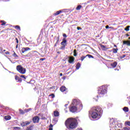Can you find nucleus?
Returning a JSON list of instances; mask_svg holds the SVG:
<instances>
[{"label": "nucleus", "mask_w": 130, "mask_h": 130, "mask_svg": "<svg viewBox=\"0 0 130 130\" xmlns=\"http://www.w3.org/2000/svg\"><path fill=\"white\" fill-rule=\"evenodd\" d=\"M103 110L101 107L96 106L92 107L89 111V117L92 118L99 119L102 116Z\"/></svg>", "instance_id": "f257e3e1"}, {"label": "nucleus", "mask_w": 130, "mask_h": 130, "mask_svg": "<svg viewBox=\"0 0 130 130\" xmlns=\"http://www.w3.org/2000/svg\"><path fill=\"white\" fill-rule=\"evenodd\" d=\"M83 109V104L82 102L79 99H74L72 104L70 108L71 112H76L77 110H82Z\"/></svg>", "instance_id": "f03ea898"}, {"label": "nucleus", "mask_w": 130, "mask_h": 130, "mask_svg": "<svg viewBox=\"0 0 130 130\" xmlns=\"http://www.w3.org/2000/svg\"><path fill=\"white\" fill-rule=\"evenodd\" d=\"M66 130H72L78 126V120L74 118H69L65 121Z\"/></svg>", "instance_id": "7ed1b4c3"}, {"label": "nucleus", "mask_w": 130, "mask_h": 130, "mask_svg": "<svg viewBox=\"0 0 130 130\" xmlns=\"http://www.w3.org/2000/svg\"><path fill=\"white\" fill-rule=\"evenodd\" d=\"M98 93L100 97H103L106 93H107V86L103 85L99 87Z\"/></svg>", "instance_id": "20e7f679"}, {"label": "nucleus", "mask_w": 130, "mask_h": 130, "mask_svg": "<svg viewBox=\"0 0 130 130\" xmlns=\"http://www.w3.org/2000/svg\"><path fill=\"white\" fill-rule=\"evenodd\" d=\"M16 70L22 75L26 74V69L23 68L21 65H18L16 67Z\"/></svg>", "instance_id": "39448f33"}, {"label": "nucleus", "mask_w": 130, "mask_h": 130, "mask_svg": "<svg viewBox=\"0 0 130 130\" xmlns=\"http://www.w3.org/2000/svg\"><path fill=\"white\" fill-rule=\"evenodd\" d=\"M61 45L66 46L67 45V40L66 38H63L62 41L61 42Z\"/></svg>", "instance_id": "423d86ee"}, {"label": "nucleus", "mask_w": 130, "mask_h": 130, "mask_svg": "<svg viewBox=\"0 0 130 130\" xmlns=\"http://www.w3.org/2000/svg\"><path fill=\"white\" fill-rule=\"evenodd\" d=\"M32 121L34 123L38 122L39 121V117L36 116V117H34V118L32 119Z\"/></svg>", "instance_id": "0eeeda50"}, {"label": "nucleus", "mask_w": 130, "mask_h": 130, "mask_svg": "<svg viewBox=\"0 0 130 130\" xmlns=\"http://www.w3.org/2000/svg\"><path fill=\"white\" fill-rule=\"evenodd\" d=\"M31 49H30V48L29 47H26V48H23L21 49V51L22 52V53H24V52H25V51H28V50H30Z\"/></svg>", "instance_id": "6e6552de"}, {"label": "nucleus", "mask_w": 130, "mask_h": 130, "mask_svg": "<svg viewBox=\"0 0 130 130\" xmlns=\"http://www.w3.org/2000/svg\"><path fill=\"white\" fill-rule=\"evenodd\" d=\"M54 116H55V117H58V116H59V112L57 111H54Z\"/></svg>", "instance_id": "1a4fd4ad"}, {"label": "nucleus", "mask_w": 130, "mask_h": 130, "mask_svg": "<svg viewBox=\"0 0 130 130\" xmlns=\"http://www.w3.org/2000/svg\"><path fill=\"white\" fill-rule=\"evenodd\" d=\"M74 60H75V59L73 57H70L69 58V62L70 63H73V62H74Z\"/></svg>", "instance_id": "9d476101"}, {"label": "nucleus", "mask_w": 130, "mask_h": 130, "mask_svg": "<svg viewBox=\"0 0 130 130\" xmlns=\"http://www.w3.org/2000/svg\"><path fill=\"white\" fill-rule=\"evenodd\" d=\"M116 66H117V62L115 61L111 64V67H112L113 69H114V68H116Z\"/></svg>", "instance_id": "9b49d317"}, {"label": "nucleus", "mask_w": 130, "mask_h": 130, "mask_svg": "<svg viewBox=\"0 0 130 130\" xmlns=\"http://www.w3.org/2000/svg\"><path fill=\"white\" fill-rule=\"evenodd\" d=\"M30 124V122L28 121H25L23 122V124H21L22 126H26V125H28Z\"/></svg>", "instance_id": "f8f14e48"}, {"label": "nucleus", "mask_w": 130, "mask_h": 130, "mask_svg": "<svg viewBox=\"0 0 130 130\" xmlns=\"http://www.w3.org/2000/svg\"><path fill=\"white\" fill-rule=\"evenodd\" d=\"M57 121H58V119H57V118H54L53 119L52 122L53 123H54V124H56Z\"/></svg>", "instance_id": "ddd939ff"}, {"label": "nucleus", "mask_w": 130, "mask_h": 130, "mask_svg": "<svg viewBox=\"0 0 130 130\" xmlns=\"http://www.w3.org/2000/svg\"><path fill=\"white\" fill-rule=\"evenodd\" d=\"M66 90H67V88H66V86H61L60 88V90L61 91V92H64Z\"/></svg>", "instance_id": "4468645a"}, {"label": "nucleus", "mask_w": 130, "mask_h": 130, "mask_svg": "<svg viewBox=\"0 0 130 130\" xmlns=\"http://www.w3.org/2000/svg\"><path fill=\"white\" fill-rule=\"evenodd\" d=\"M123 44H126V45H128L129 46H130V41H124L123 42Z\"/></svg>", "instance_id": "2eb2a0df"}, {"label": "nucleus", "mask_w": 130, "mask_h": 130, "mask_svg": "<svg viewBox=\"0 0 130 130\" xmlns=\"http://www.w3.org/2000/svg\"><path fill=\"white\" fill-rule=\"evenodd\" d=\"M4 118L6 120H10V119H11V118H12V117H11V116H6L4 117Z\"/></svg>", "instance_id": "dca6fc26"}, {"label": "nucleus", "mask_w": 130, "mask_h": 130, "mask_svg": "<svg viewBox=\"0 0 130 130\" xmlns=\"http://www.w3.org/2000/svg\"><path fill=\"white\" fill-rule=\"evenodd\" d=\"M123 111H124L125 112H128V108L127 107H124L123 108Z\"/></svg>", "instance_id": "f3484780"}, {"label": "nucleus", "mask_w": 130, "mask_h": 130, "mask_svg": "<svg viewBox=\"0 0 130 130\" xmlns=\"http://www.w3.org/2000/svg\"><path fill=\"white\" fill-rule=\"evenodd\" d=\"M61 10H59L57 11L56 13H54V16H57L58 15H59V14H60V13H61Z\"/></svg>", "instance_id": "a211bd4d"}, {"label": "nucleus", "mask_w": 130, "mask_h": 130, "mask_svg": "<svg viewBox=\"0 0 130 130\" xmlns=\"http://www.w3.org/2000/svg\"><path fill=\"white\" fill-rule=\"evenodd\" d=\"M80 68H81V63H78L76 64V70H79V69H80Z\"/></svg>", "instance_id": "6ab92c4d"}, {"label": "nucleus", "mask_w": 130, "mask_h": 130, "mask_svg": "<svg viewBox=\"0 0 130 130\" xmlns=\"http://www.w3.org/2000/svg\"><path fill=\"white\" fill-rule=\"evenodd\" d=\"M81 9H82V6L79 5L77 7L76 10H77V11H80V10H81Z\"/></svg>", "instance_id": "aec40b11"}, {"label": "nucleus", "mask_w": 130, "mask_h": 130, "mask_svg": "<svg viewBox=\"0 0 130 130\" xmlns=\"http://www.w3.org/2000/svg\"><path fill=\"white\" fill-rule=\"evenodd\" d=\"M49 130H53V125H52V124H50L49 126Z\"/></svg>", "instance_id": "412c9836"}, {"label": "nucleus", "mask_w": 130, "mask_h": 130, "mask_svg": "<svg viewBox=\"0 0 130 130\" xmlns=\"http://www.w3.org/2000/svg\"><path fill=\"white\" fill-rule=\"evenodd\" d=\"M117 50H118V49L116 48H113V53H117Z\"/></svg>", "instance_id": "4be33fe9"}, {"label": "nucleus", "mask_w": 130, "mask_h": 130, "mask_svg": "<svg viewBox=\"0 0 130 130\" xmlns=\"http://www.w3.org/2000/svg\"><path fill=\"white\" fill-rule=\"evenodd\" d=\"M110 127L111 128L110 130H115V128H114V126L112 125V124L110 125Z\"/></svg>", "instance_id": "5701e85b"}, {"label": "nucleus", "mask_w": 130, "mask_h": 130, "mask_svg": "<svg viewBox=\"0 0 130 130\" xmlns=\"http://www.w3.org/2000/svg\"><path fill=\"white\" fill-rule=\"evenodd\" d=\"M130 26H127L126 28H124L125 31H129Z\"/></svg>", "instance_id": "b1692460"}, {"label": "nucleus", "mask_w": 130, "mask_h": 130, "mask_svg": "<svg viewBox=\"0 0 130 130\" xmlns=\"http://www.w3.org/2000/svg\"><path fill=\"white\" fill-rule=\"evenodd\" d=\"M1 23H2L1 24L2 26H4V25H6V24H7V22H5V21H4V20H2V21H1Z\"/></svg>", "instance_id": "393cba45"}, {"label": "nucleus", "mask_w": 130, "mask_h": 130, "mask_svg": "<svg viewBox=\"0 0 130 130\" xmlns=\"http://www.w3.org/2000/svg\"><path fill=\"white\" fill-rule=\"evenodd\" d=\"M15 27V29H17V30H21V28H20V26L19 25H16Z\"/></svg>", "instance_id": "a878e982"}, {"label": "nucleus", "mask_w": 130, "mask_h": 130, "mask_svg": "<svg viewBox=\"0 0 130 130\" xmlns=\"http://www.w3.org/2000/svg\"><path fill=\"white\" fill-rule=\"evenodd\" d=\"M123 130H130L129 127H124L123 128Z\"/></svg>", "instance_id": "bb28decb"}, {"label": "nucleus", "mask_w": 130, "mask_h": 130, "mask_svg": "<svg viewBox=\"0 0 130 130\" xmlns=\"http://www.w3.org/2000/svg\"><path fill=\"white\" fill-rule=\"evenodd\" d=\"M106 29H113V27H109V25L106 26Z\"/></svg>", "instance_id": "cd10ccee"}, {"label": "nucleus", "mask_w": 130, "mask_h": 130, "mask_svg": "<svg viewBox=\"0 0 130 130\" xmlns=\"http://www.w3.org/2000/svg\"><path fill=\"white\" fill-rule=\"evenodd\" d=\"M125 124H126V125H128L129 126H130V121H126L125 122Z\"/></svg>", "instance_id": "c85d7f7f"}, {"label": "nucleus", "mask_w": 130, "mask_h": 130, "mask_svg": "<svg viewBox=\"0 0 130 130\" xmlns=\"http://www.w3.org/2000/svg\"><path fill=\"white\" fill-rule=\"evenodd\" d=\"M66 48V46H62L60 48V49H61V50H64Z\"/></svg>", "instance_id": "c756f323"}, {"label": "nucleus", "mask_w": 130, "mask_h": 130, "mask_svg": "<svg viewBox=\"0 0 130 130\" xmlns=\"http://www.w3.org/2000/svg\"><path fill=\"white\" fill-rule=\"evenodd\" d=\"M86 56H88V57L89 58H93V56H92L91 55H87Z\"/></svg>", "instance_id": "7c9ffc66"}, {"label": "nucleus", "mask_w": 130, "mask_h": 130, "mask_svg": "<svg viewBox=\"0 0 130 130\" xmlns=\"http://www.w3.org/2000/svg\"><path fill=\"white\" fill-rule=\"evenodd\" d=\"M19 112H20L21 114H24V111L22 110V109H19Z\"/></svg>", "instance_id": "2f4dec72"}, {"label": "nucleus", "mask_w": 130, "mask_h": 130, "mask_svg": "<svg viewBox=\"0 0 130 130\" xmlns=\"http://www.w3.org/2000/svg\"><path fill=\"white\" fill-rule=\"evenodd\" d=\"M86 57L87 56H82L81 57V61H83V60H84V59H85V58H86Z\"/></svg>", "instance_id": "473e14b6"}, {"label": "nucleus", "mask_w": 130, "mask_h": 130, "mask_svg": "<svg viewBox=\"0 0 130 130\" xmlns=\"http://www.w3.org/2000/svg\"><path fill=\"white\" fill-rule=\"evenodd\" d=\"M56 40H57V41H56V43H58V42H59V36H58V37L57 38Z\"/></svg>", "instance_id": "72a5a7b5"}, {"label": "nucleus", "mask_w": 130, "mask_h": 130, "mask_svg": "<svg viewBox=\"0 0 130 130\" xmlns=\"http://www.w3.org/2000/svg\"><path fill=\"white\" fill-rule=\"evenodd\" d=\"M17 82H20V83H21V82H22V78L19 77Z\"/></svg>", "instance_id": "f704fd0d"}, {"label": "nucleus", "mask_w": 130, "mask_h": 130, "mask_svg": "<svg viewBox=\"0 0 130 130\" xmlns=\"http://www.w3.org/2000/svg\"><path fill=\"white\" fill-rule=\"evenodd\" d=\"M20 77L22 78V79H24V80H26V77L24 75H21Z\"/></svg>", "instance_id": "c9c22d12"}, {"label": "nucleus", "mask_w": 130, "mask_h": 130, "mask_svg": "<svg viewBox=\"0 0 130 130\" xmlns=\"http://www.w3.org/2000/svg\"><path fill=\"white\" fill-rule=\"evenodd\" d=\"M99 96L98 95H96V99H95V98H93V99H94L95 100V101H98V98H99Z\"/></svg>", "instance_id": "e433bc0d"}, {"label": "nucleus", "mask_w": 130, "mask_h": 130, "mask_svg": "<svg viewBox=\"0 0 130 130\" xmlns=\"http://www.w3.org/2000/svg\"><path fill=\"white\" fill-rule=\"evenodd\" d=\"M13 56H14V57H18L17 54H16L15 52L13 54Z\"/></svg>", "instance_id": "4c0bfd02"}, {"label": "nucleus", "mask_w": 130, "mask_h": 130, "mask_svg": "<svg viewBox=\"0 0 130 130\" xmlns=\"http://www.w3.org/2000/svg\"><path fill=\"white\" fill-rule=\"evenodd\" d=\"M19 77H18V76H15V80H16V81H18V80L19 79Z\"/></svg>", "instance_id": "58836bf2"}, {"label": "nucleus", "mask_w": 130, "mask_h": 130, "mask_svg": "<svg viewBox=\"0 0 130 130\" xmlns=\"http://www.w3.org/2000/svg\"><path fill=\"white\" fill-rule=\"evenodd\" d=\"M31 110H32V109H31V108H29V109H27V112H29V111H31Z\"/></svg>", "instance_id": "ea45409f"}, {"label": "nucleus", "mask_w": 130, "mask_h": 130, "mask_svg": "<svg viewBox=\"0 0 130 130\" xmlns=\"http://www.w3.org/2000/svg\"><path fill=\"white\" fill-rule=\"evenodd\" d=\"M75 51H76V50H74V56H77V53H75Z\"/></svg>", "instance_id": "a19ab883"}, {"label": "nucleus", "mask_w": 130, "mask_h": 130, "mask_svg": "<svg viewBox=\"0 0 130 130\" xmlns=\"http://www.w3.org/2000/svg\"><path fill=\"white\" fill-rule=\"evenodd\" d=\"M50 96H52V98H54V94H50Z\"/></svg>", "instance_id": "79ce46f5"}, {"label": "nucleus", "mask_w": 130, "mask_h": 130, "mask_svg": "<svg viewBox=\"0 0 130 130\" xmlns=\"http://www.w3.org/2000/svg\"><path fill=\"white\" fill-rule=\"evenodd\" d=\"M63 37H65V38H67V35L66 34H63Z\"/></svg>", "instance_id": "37998d69"}, {"label": "nucleus", "mask_w": 130, "mask_h": 130, "mask_svg": "<svg viewBox=\"0 0 130 130\" xmlns=\"http://www.w3.org/2000/svg\"><path fill=\"white\" fill-rule=\"evenodd\" d=\"M124 57H125V55H123L121 56V58H124Z\"/></svg>", "instance_id": "c03bdc74"}, {"label": "nucleus", "mask_w": 130, "mask_h": 130, "mask_svg": "<svg viewBox=\"0 0 130 130\" xmlns=\"http://www.w3.org/2000/svg\"><path fill=\"white\" fill-rule=\"evenodd\" d=\"M15 40H16V43H19V40H18L17 38H16V39H15Z\"/></svg>", "instance_id": "a18cd8bd"}, {"label": "nucleus", "mask_w": 130, "mask_h": 130, "mask_svg": "<svg viewBox=\"0 0 130 130\" xmlns=\"http://www.w3.org/2000/svg\"><path fill=\"white\" fill-rule=\"evenodd\" d=\"M5 54H10V52H9V51L6 52Z\"/></svg>", "instance_id": "49530a36"}, {"label": "nucleus", "mask_w": 130, "mask_h": 130, "mask_svg": "<svg viewBox=\"0 0 130 130\" xmlns=\"http://www.w3.org/2000/svg\"><path fill=\"white\" fill-rule=\"evenodd\" d=\"M26 130H32V129H31V127H27Z\"/></svg>", "instance_id": "de8ad7c7"}, {"label": "nucleus", "mask_w": 130, "mask_h": 130, "mask_svg": "<svg viewBox=\"0 0 130 130\" xmlns=\"http://www.w3.org/2000/svg\"><path fill=\"white\" fill-rule=\"evenodd\" d=\"M82 28L80 27H77V30H81Z\"/></svg>", "instance_id": "09e8293b"}, {"label": "nucleus", "mask_w": 130, "mask_h": 130, "mask_svg": "<svg viewBox=\"0 0 130 130\" xmlns=\"http://www.w3.org/2000/svg\"><path fill=\"white\" fill-rule=\"evenodd\" d=\"M45 58H41L40 60H42V61H43V60H45Z\"/></svg>", "instance_id": "8fccbe9b"}, {"label": "nucleus", "mask_w": 130, "mask_h": 130, "mask_svg": "<svg viewBox=\"0 0 130 130\" xmlns=\"http://www.w3.org/2000/svg\"><path fill=\"white\" fill-rule=\"evenodd\" d=\"M76 130H82V128H78Z\"/></svg>", "instance_id": "3c124183"}, {"label": "nucleus", "mask_w": 130, "mask_h": 130, "mask_svg": "<svg viewBox=\"0 0 130 130\" xmlns=\"http://www.w3.org/2000/svg\"><path fill=\"white\" fill-rule=\"evenodd\" d=\"M64 110H65V112H66V113H67L68 112V111H67V110H66V109H64Z\"/></svg>", "instance_id": "603ef678"}, {"label": "nucleus", "mask_w": 130, "mask_h": 130, "mask_svg": "<svg viewBox=\"0 0 130 130\" xmlns=\"http://www.w3.org/2000/svg\"><path fill=\"white\" fill-rule=\"evenodd\" d=\"M60 77L62 76V73H60Z\"/></svg>", "instance_id": "864d4df0"}, {"label": "nucleus", "mask_w": 130, "mask_h": 130, "mask_svg": "<svg viewBox=\"0 0 130 130\" xmlns=\"http://www.w3.org/2000/svg\"><path fill=\"white\" fill-rule=\"evenodd\" d=\"M102 47H103L104 48H105V46H104V45L102 46Z\"/></svg>", "instance_id": "5fc2aeb1"}, {"label": "nucleus", "mask_w": 130, "mask_h": 130, "mask_svg": "<svg viewBox=\"0 0 130 130\" xmlns=\"http://www.w3.org/2000/svg\"><path fill=\"white\" fill-rule=\"evenodd\" d=\"M14 129H16V128H18V127H14Z\"/></svg>", "instance_id": "6e6d98bb"}, {"label": "nucleus", "mask_w": 130, "mask_h": 130, "mask_svg": "<svg viewBox=\"0 0 130 130\" xmlns=\"http://www.w3.org/2000/svg\"><path fill=\"white\" fill-rule=\"evenodd\" d=\"M114 47H117V46H116V45H114Z\"/></svg>", "instance_id": "4d7b16f0"}, {"label": "nucleus", "mask_w": 130, "mask_h": 130, "mask_svg": "<svg viewBox=\"0 0 130 130\" xmlns=\"http://www.w3.org/2000/svg\"><path fill=\"white\" fill-rule=\"evenodd\" d=\"M0 63H1V66H2V67H4V66L3 65V64L0 62Z\"/></svg>", "instance_id": "13d9d810"}, {"label": "nucleus", "mask_w": 130, "mask_h": 130, "mask_svg": "<svg viewBox=\"0 0 130 130\" xmlns=\"http://www.w3.org/2000/svg\"><path fill=\"white\" fill-rule=\"evenodd\" d=\"M115 71H119V70H117V69H115Z\"/></svg>", "instance_id": "bf43d9fd"}, {"label": "nucleus", "mask_w": 130, "mask_h": 130, "mask_svg": "<svg viewBox=\"0 0 130 130\" xmlns=\"http://www.w3.org/2000/svg\"><path fill=\"white\" fill-rule=\"evenodd\" d=\"M56 44H57V43H56L55 44L54 46H56Z\"/></svg>", "instance_id": "052dcab7"}, {"label": "nucleus", "mask_w": 130, "mask_h": 130, "mask_svg": "<svg viewBox=\"0 0 130 130\" xmlns=\"http://www.w3.org/2000/svg\"><path fill=\"white\" fill-rule=\"evenodd\" d=\"M68 104H66L65 105L66 107H67V106H68Z\"/></svg>", "instance_id": "680f3d73"}, {"label": "nucleus", "mask_w": 130, "mask_h": 130, "mask_svg": "<svg viewBox=\"0 0 130 130\" xmlns=\"http://www.w3.org/2000/svg\"><path fill=\"white\" fill-rule=\"evenodd\" d=\"M16 48H18V44L16 45Z\"/></svg>", "instance_id": "e2e57ef3"}, {"label": "nucleus", "mask_w": 130, "mask_h": 130, "mask_svg": "<svg viewBox=\"0 0 130 130\" xmlns=\"http://www.w3.org/2000/svg\"><path fill=\"white\" fill-rule=\"evenodd\" d=\"M3 51H4V52H5V51H6V50H4Z\"/></svg>", "instance_id": "0e129e2a"}, {"label": "nucleus", "mask_w": 130, "mask_h": 130, "mask_svg": "<svg viewBox=\"0 0 130 130\" xmlns=\"http://www.w3.org/2000/svg\"><path fill=\"white\" fill-rule=\"evenodd\" d=\"M10 61H11V62H12V60L11 59H10Z\"/></svg>", "instance_id": "69168bd1"}, {"label": "nucleus", "mask_w": 130, "mask_h": 130, "mask_svg": "<svg viewBox=\"0 0 130 130\" xmlns=\"http://www.w3.org/2000/svg\"><path fill=\"white\" fill-rule=\"evenodd\" d=\"M128 39H130V38H129Z\"/></svg>", "instance_id": "338daca9"}, {"label": "nucleus", "mask_w": 130, "mask_h": 130, "mask_svg": "<svg viewBox=\"0 0 130 130\" xmlns=\"http://www.w3.org/2000/svg\"><path fill=\"white\" fill-rule=\"evenodd\" d=\"M63 79H64V80H65L66 78H63Z\"/></svg>", "instance_id": "774afa93"}]
</instances>
